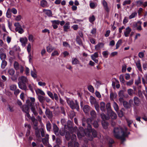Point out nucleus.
<instances>
[{"label": "nucleus", "instance_id": "f257e3e1", "mask_svg": "<svg viewBox=\"0 0 147 147\" xmlns=\"http://www.w3.org/2000/svg\"><path fill=\"white\" fill-rule=\"evenodd\" d=\"M114 135L116 138L121 139L123 141L125 140V138L130 134L126 127H120L114 128L113 130Z\"/></svg>", "mask_w": 147, "mask_h": 147}, {"label": "nucleus", "instance_id": "f03ea898", "mask_svg": "<svg viewBox=\"0 0 147 147\" xmlns=\"http://www.w3.org/2000/svg\"><path fill=\"white\" fill-rule=\"evenodd\" d=\"M87 132L84 130L83 128L82 127H80L79 129V131L77 133V136L79 139L81 138L82 137L85 135L88 137H90V134L91 132H92L93 136L94 137H95L97 136V132L96 130L94 129H91V130L90 131L89 129H86Z\"/></svg>", "mask_w": 147, "mask_h": 147}, {"label": "nucleus", "instance_id": "7ed1b4c3", "mask_svg": "<svg viewBox=\"0 0 147 147\" xmlns=\"http://www.w3.org/2000/svg\"><path fill=\"white\" fill-rule=\"evenodd\" d=\"M67 101L68 105L72 109H76L77 111H78L79 106L78 102L77 100L73 101L67 99Z\"/></svg>", "mask_w": 147, "mask_h": 147}, {"label": "nucleus", "instance_id": "20e7f679", "mask_svg": "<svg viewBox=\"0 0 147 147\" xmlns=\"http://www.w3.org/2000/svg\"><path fill=\"white\" fill-rule=\"evenodd\" d=\"M90 101L91 104L92 105H94L96 110L98 111H99V105L95 99L92 96H91L90 97Z\"/></svg>", "mask_w": 147, "mask_h": 147}, {"label": "nucleus", "instance_id": "39448f33", "mask_svg": "<svg viewBox=\"0 0 147 147\" xmlns=\"http://www.w3.org/2000/svg\"><path fill=\"white\" fill-rule=\"evenodd\" d=\"M14 25L16 27L15 30L16 32H18L20 34H22L24 32L21 26L19 23H15Z\"/></svg>", "mask_w": 147, "mask_h": 147}, {"label": "nucleus", "instance_id": "423d86ee", "mask_svg": "<svg viewBox=\"0 0 147 147\" xmlns=\"http://www.w3.org/2000/svg\"><path fill=\"white\" fill-rule=\"evenodd\" d=\"M7 57L5 53L3 48L0 49V59L1 60H5Z\"/></svg>", "mask_w": 147, "mask_h": 147}, {"label": "nucleus", "instance_id": "0eeeda50", "mask_svg": "<svg viewBox=\"0 0 147 147\" xmlns=\"http://www.w3.org/2000/svg\"><path fill=\"white\" fill-rule=\"evenodd\" d=\"M19 82L28 84V80L27 78L24 76H22L19 78L18 79Z\"/></svg>", "mask_w": 147, "mask_h": 147}, {"label": "nucleus", "instance_id": "6e6552de", "mask_svg": "<svg viewBox=\"0 0 147 147\" xmlns=\"http://www.w3.org/2000/svg\"><path fill=\"white\" fill-rule=\"evenodd\" d=\"M19 88L25 91L28 90L27 86L26 83L18 82V83Z\"/></svg>", "mask_w": 147, "mask_h": 147}, {"label": "nucleus", "instance_id": "1a4fd4ad", "mask_svg": "<svg viewBox=\"0 0 147 147\" xmlns=\"http://www.w3.org/2000/svg\"><path fill=\"white\" fill-rule=\"evenodd\" d=\"M49 135L48 134L46 135L45 138L42 139L43 144L45 145H47L49 144Z\"/></svg>", "mask_w": 147, "mask_h": 147}, {"label": "nucleus", "instance_id": "9d476101", "mask_svg": "<svg viewBox=\"0 0 147 147\" xmlns=\"http://www.w3.org/2000/svg\"><path fill=\"white\" fill-rule=\"evenodd\" d=\"M20 41L21 42L23 47H25L28 41V40L26 37L21 38H20Z\"/></svg>", "mask_w": 147, "mask_h": 147}, {"label": "nucleus", "instance_id": "9b49d317", "mask_svg": "<svg viewBox=\"0 0 147 147\" xmlns=\"http://www.w3.org/2000/svg\"><path fill=\"white\" fill-rule=\"evenodd\" d=\"M104 44L102 42H99L95 46V48L96 50L98 51L103 47Z\"/></svg>", "mask_w": 147, "mask_h": 147}, {"label": "nucleus", "instance_id": "f8f14e48", "mask_svg": "<svg viewBox=\"0 0 147 147\" xmlns=\"http://www.w3.org/2000/svg\"><path fill=\"white\" fill-rule=\"evenodd\" d=\"M131 31V29L129 27H127L124 32V34L125 37H127L129 36L130 32Z\"/></svg>", "mask_w": 147, "mask_h": 147}, {"label": "nucleus", "instance_id": "ddd939ff", "mask_svg": "<svg viewBox=\"0 0 147 147\" xmlns=\"http://www.w3.org/2000/svg\"><path fill=\"white\" fill-rule=\"evenodd\" d=\"M61 122L62 124L64 126V128H65L67 126H68V125L67 124L71 123V122L70 121H68L67 123L66 120L65 119H62L61 120Z\"/></svg>", "mask_w": 147, "mask_h": 147}, {"label": "nucleus", "instance_id": "4468645a", "mask_svg": "<svg viewBox=\"0 0 147 147\" xmlns=\"http://www.w3.org/2000/svg\"><path fill=\"white\" fill-rule=\"evenodd\" d=\"M45 114L49 118H51L52 117V113L48 109H46Z\"/></svg>", "mask_w": 147, "mask_h": 147}, {"label": "nucleus", "instance_id": "2eb2a0df", "mask_svg": "<svg viewBox=\"0 0 147 147\" xmlns=\"http://www.w3.org/2000/svg\"><path fill=\"white\" fill-rule=\"evenodd\" d=\"M108 115H110L111 118L113 119H115L117 118V115L116 114L112 111H111L109 112V114Z\"/></svg>", "mask_w": 147, "mask_h": 147}, {"label": "nucleus", "instance_id": "dca6fc26", "mask_svg": "<svg viewBox=\"0 0 147 147\" xmlns=\"http://www.w3.org/2000/svg\"><path fill=\"white\" fill-rule=\"evenodd\" d=\"M34 129L35 130V135L36 137L38 138H41L40 134V129L39 130L38 127H34Z\"/></svg>", "mask_w": 147, "mask_h": 147}, {"label": "nucleus", "instance_id": "f3484780", "mask_svg": "<svg viewBox=\"0 0 147 147\" xmlns=\"http://www.w3.org/2000/svg\"><path fill=\"white\" fill-rule=\"evenodd\" d=\"M102 3L105 10L107 12H109V9L107 3L105 0H103L102 1Z\"/></svg>", "mask_w": 147, "mask_h": 147}, {"label": "nucleus", "instance_id": "a211bd4d", "mask_svg": "<svg viewBox=\"0 0 147 147\" xmlns=\"http://www.w3.org/2000/svg\"><path fill=\"white\" fill-rule=\"evenodd\" d=\"M53 130L55 134L56 135H59V128L55 124H53Z\"/></svg>", "mask_w": 147, "mask_h": 147}, {"label": "nucleus", "instance_id": "6ab92c4d", "mask_svg": "<svg viewBox=\"0 0 147 147\" xmlns=\"http://www.w3.org/2000/svg\"><path fill=\"white\" fill-rule=\"evenodd\" d=\"M31 110L32 112L34 115L35 116H37L38 115V113L36 110V107L34 106H31Z\"/></svg>", "mask_w": 147, "mask_h": 147}, {"label": "nucleus", "instance_id": "aec40b11", "mask_svg": "<svg viewBox=\"0 0 147 147\" xmlns=\"http://www.w3.org/2000/svg\"><path fill=\"white\" fill-rule=\"evenodd\" d=\"M101 117L103 121L108 120L110 118V117L108 114L106 115L103 113L101 114Z\"/></svg>", "mask_w": 147, "mask_h": 147}, {"label": "nucleus", "instance_id": "412c9836", "mask_svg": "<svg viewBox=\"0 0 147 147\" xmlns=\"http://www.w3.org/2000/svg\"><path fill=\"white\" fill-rule=\"evenodd\" d=\"M86 122L88 124L87 128V129H89L90 131L91 130V126L90 125V123L92 122V120L90 118H88L86 120Z\"/></svg>", "mask_w": 147, "mask_h": 147}, {"label": "nucleus", "instance_id": "4be33fe9", "mask_svg": "<svg viewBox=\"0 0 147 147\" xmlns=\"http://www.w3.org/2000/svg\"><path fill=\"white\" fill-rule=\"evenodd\" d=\"M38 99L40 102L43 103L45 101V97L42 96L38 95Z\"/></svg>", "mask_w": 147, "mask_h": 147}, {"label": "nucleus", "instance_id": "5701e85b", "mask_svg": "<svg viewBox=\"0 0 147 147\" xmlns=\"http://www.w3.org/2000/svg\"><path fill=\"white\" fill-rule=\"evenodd\" d=\"M134 104L136 106H138L140 102L138 98L136 96H135L134 97Z\"/></svg>", "mask_w": 147, "mask_h": 147}, {"label": "nucleus", "instance_id": "b1692460", "mask_svg": "<svg viewBox=\"0 0 147 147\" xmlns=\"http://www.w3.org/2000/svg\"><path fill=\"white\" fill-rule=\"evenodd\" d=\"M79 61L76 58H73L71 60L72 64L76 65L79 63Z\"/></svg>", "mask_w": 147, "mask_h": 147}, {"label": "nucleus", "instance_id": "393cba45", "mask_svg": "<svg viewBox=\"0 0 147 147\" xmlns=\"http://www.w3.org/2000/svg\"><path fill=\"white\" fill-rule=\"evenodd\" d=\"M70 23L67 22L66 23L65 25L63 26L64 31L65 32H67L68 29L70 28Z\"/></svg>", "mask_w": 147, "mask_h": 147}, {"label": "nucleus", "instance_id": "a878e982", "mask_svg": "<svg viewBox=\"0 0 147 147\" xmlns=\"http://www.w3.org/2000/svg\"><path fill=\"white\" fill-rule=\"evenodd\" d=\"M36 92L37 94H40L42 96H44L45 94V92L42 90L40 89H37L36 90Z\"/></svg>", "mask_w": 147, "mask_h": 147}, {"label": "nucleus", "instance_id": "bb28decb", "mask_svg": "<svg viewBox=\"0 0 147 147\" xmlns=\"http://www.w3.org/2000/svg\"><path fill=\"white\" fill-rule=\"evenodd\" d=\"M11 10L10 9L8 8L6 13V16L8 18H10L11 17Z\"/></svg>", "mask_w": 147, "mask_h": 147}, {"label": "nucleus", "instance_id": "cd10ccee", "mask_svg": "<svg viewBox=\"0 0 147 147\" xmlns=\"http://www.w3.org/2000/svg\"><path fill=\"white\" fill-rule=\"evenodd\" d=\"M22 110L26 113L28 112L29 111V109L28 106L27 105L23 106Z\"/></svg>", "mask_w": 147, "mask_h": 147}, {"label": "nucleus", "instance_id": "c85d7f7f", "mask_svg": "<svg viewBox=\"0 0 147 147\" xmlns=\"http://www.w3.org/2000/svg\"><path fill=\"white\" fill-rule=\"evenodd\" d=\"M90 107L88 105H85L84 106L83 110L84 111L85 113H87L90 110Z\"/></svg>", "mask_w": 147, "mask_h": 147}, {"label": "nucleus", "instance_id": "c756f323", "mask_svg": "<svg viewBox=\"0 0 147 147\" xmlns=\"http://www.w3.org/2000/svg\"><path fill=\"white\" fill-rule=\"evenodd\" d=\"M123 104L124 107L125 108L128 109L131 107V105L126 101H124Z\"/></svg>", "mask_w": 147, "mask_h": 147}, {"label": "nucleus", "instance_id": "7c9ffc66", "mask_svg": "<svg viewBox=\"0 0 147 147\" xmlns=\"http://www.w3.org/2000/svg\"><path fill=\"white\" fill-rule=\"evenodd\" d=\"M41 6L43 7H45L47 6V3L46 1L45 0L42 1L40 3Z\"/></svg>", "mask_w": 147, "mask_h": 147}, {"label": "nucleus", "instance_id": "2f4dec72", "mask_svg": "<svg viewBox=\"0 0 147 147\" xmlns=\"http://www.w3.org/2000/svg\"><path fill=\"white\" fill-rule=\"evenodd\" d=\"M136 65L138 70L140 71H142V67L140 61H138L136 62Z\"/></svg>", "mask_w": 147, "mask_h": 147}, {"label": "nucleus", "instance_id": "473e14b6", "mask_svg": "<svg viewBox=\"0 0 147 147\" xmlns=\"http://www.w3.org/2000/svg\"><path fill=\"white\" fill-rule=\"evenodd\" d=\"M102 124L103 127L106 129L108 126V123L105 121H102Z\"/></svg>", "mask_w": 147, "mask_h": 147}, {"label": "nucleus", "instance_id": "72a5a7b5", "mask_svg": "<svg viewBox=\"0 0 147 147\" xmlns=\"http://www.w3.org/2000/svg\"><path fill=\"white\" fill-rule=\"evenodd\" d=\"M44 11L45 13L49 16H52V12L51 11L49 10H46L44 9Z\"/></svg>", "mask_w": 147, "mask_h": 147}, {"label": "nucleus", "instance_id": "f704fd0d", "mask_svg": "<svg viewBox=\"0 0 147 147\" xmlns=\"http://www.w3.org/2000/svg\"><path fill=\"white\" fill-rule=\"evenodd\" d=\"M100 109L102 111H104L105 110V104L104 102H102L100 103Z\"/></svg>", "mask_w": 147, "mask_h": 147}, {"label": "nucleus", "instance_id": "c9c22d12", "mask_svg": "<svg viewBox=\"0 0 147 147\" xmlns=\"http://www.w3.org/2000/svg\"><path fill=\"white\" fill-rule=\"evenodd\" d=\"M14 67L16 70H18L20 68V65L18 63L17 61H15L14 64Z\"/></svg>", "mask_w": 147, "mask_h": 147}, {"label": "nucleus", "instance_id": "e433bc0d", "mask_svg": "<svg viewBox=\"0 0 147 147\" xmlns=\"http://www.w3.org/2000/svg\"><path fill=\"white\" fill-rule=\"evenodd\" d=\"M137 15V13L136 12H134L132 13L129 16V18L130 19L134 18Z\"/></svg>", "mask_w": 147, "mask_h": 147}, {"label": "nucleus", "instance_id": "4c0bfd02", "mask_svg": "<svg viewBox=\"0 0 147 147\" xmlns=\"http://www.w3.org/2000/svg\"><path fill=\"white\" fill-rule=\"evenodd\" d=\"M7 62L5 60H2L1 64V67L2 69H4L7 65Z\"/></svg>", "mask_w": 147, "mask_h": 147}, {"label": "nucleus", "instance_id": "58836bf2", "mask_svg": "<svg viewBox=\"0 0 147 147\" xmlns=\"http://www.w3.org/2000/svg\"><path fill=\"white\" fill-rule=\"evenodd\" d=\"M98 57V52H96L94 53L93 54L91 55V57L92 60H94L95 59H96Z\"/></svg>", "mask_w": 147, "mask_h": 147}, {"label": "nucleus", "instance_id": "ea45409f", "mask_svg": "<svg viewBox=\"0 0 147 147\" xmlns=\"http://www.w3.org/2000/svg\"><path fill=\"white\" fill-rule=\"evenodd\" d=\"M142 82L144 85L147 84V74L145 75L144 78H142Z\"/></svg>", "mask_w": 147, "mask_h": 147}, {"label": "nucleus", "instance_id": "a19ab883", "mask_svg": "<svg viewBox=\"0 0 147 147\" xmlns=\"http://www.w3.org/2000/svg\"><path fill=\"white\" fill-rule=\"evenodd\" d=\"M113 106L115 110L116 111H117L119 109V106L115 102H113Z\"/></svg>", "mask_w": 147, "mask_h": 147}, {"label": "nucleus", "instance_id": "79ce46f5", "mask_svg": "<svg viewBox=\"0 0 147 147\" xmlns=\"http://www.w3.org/2000/svg\"><path fill=\"white\" fill-rule=\"evenodd\" d=\"M106 108L107 110V113L109 114V112L111 111H112L111 109L110 104L109 103H108L106 105Z\"/></svg>", "mask_w": 147, "mask_h": 147}, {"label": "nucleus", "instance_id": "37998d69", "mask_svg": "<svg viewBox=\"0 0 147 147\" xmlns=\"http://www.w3.org/2000/svg\"><path fill=\"white\" fill-rule=\"evenodd\" d=\"M97 4L96 3H94L93 2H90V8L92 9H94L97 6Z\"/></svg>", "mask_w": 147, "mask_h": 147}, {"label": "nucleus", "instance_id": "c03bdc74", "mask_svg": "<svg viewBox=\"0 0 147 147\" xmlns=\"http://www.w3.org/2000/svg\"><path fill=\"white\" fill-rule=\"evenodd\" d=\"M90 115L93 118H96V112L94 110H92L91 111Z\"/></svg>", "mask_w": 147, "mask_h": 147}, {"label": "nucleus", "instance_id": "a18cd8bd", "mask_svg": "<svg viewBox=\"0 0 147 147\" xmlns=\"http://www.w3.org/2000/svg\"><path fill=\"white\" fill-rule=\"evenodd\" d=\"M29 41L32 42H33L34 41V39L33 36L32 34H29L28 37Z\"/></svg>", "mask_w": 147, "mask_h": 147}, {"label": "nucleus", "instance_id": "49530a36", "mask_svg": "<svg viewBox=\"0 0 147 147\" xmlns=\"http://www.w3.org/2000/svg\"><path fill=\"white\" fill-rule=\"evenodd\" d=\"M108 141L110 147H111L112 144L114 143V141L113 139L109 138L108 139Z\"/></svg>", "mask_w": 147, "mask_h": 147}, {"label": "nucleus", "instance_id": "de8ad7c7", "mask_svg": "<svg viewBox=\"0 0 147 147\" xmlns=\"http://www.w3.org/2000/svg\"><path fill=\"white\" fill-rule=\"evenodd\" d=\"M54 49V48L51 46H49L47 47V51L48 52H51Z\"/></svg>", "mask_w": 147, "mask_h": 147}, {"label": "nucleus", "instance_id": "09e8293b", "mask_svg": "<svg viewBox=\"0 0 147 147\" xmlns=\"http://www.w3.org/2000/svg\"><path fill=\"white\" fill-rule=\"evenodd\" d=\"M122 41L121 40H119L116 44V49H117L119 47L120 45L122 43Z\"/></svg>", "mask_w": 147, "mask_h": 147}, {"label": "nucleus", "instance_id": "8fccbe9b", "mask_svg": "<svg viewBox=\"0 0 147 147\" xmlns=\"http://www.w3.org/2000/svg\"><path fill=\"white\" fill-rule=\"evenodd\" d=\"M134 82L133 79L130 80L129 81L126 82V84L127 86H130L132 85Z\"/></svg>", "mask_w": 147, "mask_h": 147}, {"label": "nucleus", "instance_id": "3c124183", "mask_svg": "<svg viewBox=\"0 0 147 147\" xmlns=\"http://www.w3.org/2000/svg\"><path fill=\"white\" fill-rule=\"evenodd\" d=\"M8 72L9 74L11 76L13 75L15 73V71L14 69H9Z\"/></svg>", "mask_w": 147, "mask_h": 147}, {"label": "nucleus", "instance_id": "603ef678", "mask_svg": "<svg viewBox=\"0 0 147 147\" xmlns=\"http://www.w3.org/2000/svg\"><path fill=\"white\" fill-rule=\"evenodd\" d=\"M31 76L34 78H36L37 77V74L36 73V71H31Z\"/></svg>", "mask_w": 147, "mask_h": 147}, {"label": "nucleus", "instance_id": "864d4df0", "mask_svg": "<svg viewBox=\"0 0 147 147\" xmlns=\"http://www.w3.org/2000/svg\"><path fill=\"white\" fill-rule=\"evenodd\" d=\"M10 89L11 90H15L17 88L16 85L13 84L10 86Z\"/></svg>", "mask_w": 147, "mask_h": 147}, {"label": "nucleus", "instance_id": "5fc2aeb1", "mask_svg": "<svg viewBox=\"0 0 147 147\" xmlns=\"http://www.w3.org/2000/svg\"><path fill=\"white\" fill-rule=\"evenodd\" d=\"M119 78L120 81L121 82H122L123 83H124L125 82V81L124 79L123 76V75H120L119 76Z\"/></svg>", "mask_w": 147, "mask_h": 147}, {"label": "nucleus", "instance_id": "6e6d98bb", "mask_svg": "<svg viewBox=\"0 0 147 147\" xmlns=\"http://www.w3.org/2000/svg\"><path fill=\"white\" fill-rule=\"evenodd\" d=\"M31 45L30 43H29L27 47V50L29 53L30 54L31 51Z\"/></svg>", "mask_w": 147, "mask_h": 147}, {"label": "nucleus", "instance_id": "4d7b16f0", "mask_svg": "<svg viewBox=\"0 0 147 147\" xmlns=\"http://www.w3.org/2000/svg\"><path fill=\"white\" fill-rule=\"evenodd\" d=\"M141 80L140 78V77H138V78L135 81V84L137 85H138L139 84L141 83Z\"/></svg>", "mask_w": 147, "mask_h": 147}, {"label": "nucleus", "instance_id": "13d9d810", "mask_svg": "<svg viewBox=\"0 0 147 147\" xmlns=\"http://www.w3.org/2000/svg\"><path fill=\"white\" fill-rule=\"evenodd\" d=\"M30 100L31 101V103L30 106H33V105H34V102L35 101V99L34 97H30Z\"/></svg>", "mask_w": 147, "mask_h": 147}, {"label": "nucleus", "instance_id": "bf43d9fd", "mask_svg": "<svg viewBox=\"0 0 147 147\" xmlns=\"http://www.w3.org/2000/svg\"><path fill=\"white\" fill-rule=\"evenodd\" d=\"M131 3V1L130 0H126L124 1L123 2V5H129Z\"/></svg>", "mask_w": 147, "mask_h": 147}, {"label": "nucleus", "instance_id": "052dcab7", "mask_svg": "<svg viewBox=\"0 0 147 147\" xmlns=\"http://www.w3.org/2000/svg\"><path fill=\"white\" fill-rule=\"evenodd\" d=\"M51 22L52 24H54L56 25H59L60 23V21L59 20H52Z\"/></svg>", "mask_w": 147, "mask_h": 147}, {"label": "nucleus", "instance_id": "680f3d73", "mask_svg": "<svg viewBox=\"0 0 147 147\" xmlns=\"http://www.w3.org/2000/svg\"><path fill=\"white\" fill-rule=\"evenodd\" d=\"M95 20V17L94 15H92L91 16L89 17V20L90 22L92 23Z\"/></svg>", "mask_w": 147, "mask_h": 147}, {"label": "nucleus", "instance_id": "e2e57ef3", "mask_svg": "<svg viewBox=\"0 0 147 147\" xmlns=\"http://www.w3.org/2000/svg\"><path fill=\"white\" fill-rule=\"evenodd\" d=\"M137 6H140L143 5V2L141 0H139L136 2Z\"/></svg>", "mask_w": 147, "mask_h": 147}, {"label": "nucleus", "instance_id": "0e129e2a", "mask_svg": "<svg viewBox=\"0 0 147 147\" xmlns=\"http://www.w3.org/2000/svg\"><path fill=\"white\" fill-rule=\"evenodd\" d=\"M88 90L91 92H93L94 91V88L91 85H90L88 87Z\"/></svg>", "mask_w": 147, "mask_h": 147}, {"label": "nucleus", "instance_id": "69168bd1", "mask_svg": "<svg viewBox=\"0 0 147 147\" xmlns=\"http://www.w3.org/2000/svg\"><path fill=\"white\" fill-rule=\"evenodd\" d=\"M102 54L104 57L107 58L108 55V52L107 51H103Z\"/></svg>", "mask_w": 147, "mask_h": 147}, {"label": "nucleus", "instance_id": "338daca9", "mask_svg": "<svg viewBox=\"0 0 147 147\" xmlns=\"http://www.w3.org/2000/svg\"><path fill=\"white\" fill-rule=\"evenodd\" d=\"M65 137L66 140H69L70 139L71 135L69 133L66 132Z\"/></svg>", "mask_w": 147, "mask_h": 147}, {"label": "nucleus", "instance_id": "774afa93", "mask_svg": "<svg viewBox=\"0 0 147 147\" xmlns=\"http://www.w3.org/2000/svg\"><path fill=\"white\" fill-rule=\"evenodd\" d=\"M116 95L115 94H114L113 92H111L110 94V98L111 100H113L114 98H115Z\"/></svg>", "mask_w": 147, "mask_h": 147}]
</instances>
